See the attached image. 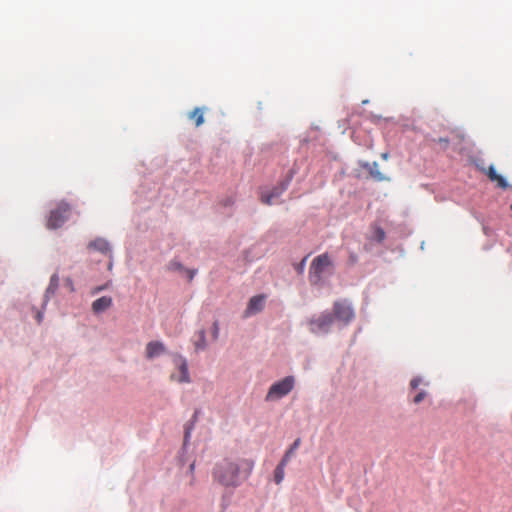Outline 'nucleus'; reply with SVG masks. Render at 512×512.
<instances>
[{"instance_id":"1","label":"nucleus","mask_w":512,"mask_h":512,"mask_svg":"<svg viewBox=\"0 0 512 512\" xmlns=\"http://www.w3.org/2000/svg\"><path fill=\"white\" fill-rule=\"evenodd\" d=\"M254 465L253 459L230 455L215 464L212 477L224 487L236 488L250 477Z\"/></svg>"},{"instance_id":"2","label":"nucleus","mask_w":512,"mask_h":512,"mask_svg":"<svg viewBox=\"0 0 512 512\" xmlns=\"http://www.w3.org/2000/svg\"><path fill=\"white\" fill-rule=\"evenodd\" d=\"M333 266V262L328 253L316 256L309 268V282L311 285H319L324 274Z\"/></svg>"},{"instance_id":"3","label":"nucleus","mask_w":512,"mask_h":512,"mask_svg":"<svg viewBox=\"0 0 512 512\" xmlns=\"http://www.w3.org/2000/svg\"><path fill=\"white\" fill-rule=\"evenodd\" d=\"M217 336L218 326L216 322H208V326L199 328L192 338L195 350H204L207 347L208 342L216 340Z\"/></svg>"},{"instance_id":"4","label":"nucleus","mask_w":512,"mask_h":512,"mask_svg":"<svg viewBox=\"0 0 512 512\" xmlns=\"http://www.w3.org/2000/svg\"><path fill=\"white\" fill-rule=\"evenodd\" d=\"M295 385V378L293 376H286L280 381L275 382L269 388L266 395V401L279 400L282 397L288 395Z\"/></svg>"},{"instance_id":"5","label":"nucleus","mask_w":512,"mask_h":512,"mask_svg":"<svg viewBox=\"0 0 512 512\" xmlns=\"http://www.w3.org/2000/svg\"><path fill=\"white\" fill-rule=\"evenodd\" d=\"M70 214L71 206L67 202L61 201L55 209L50 211L46 224L47 228L57 229L61 227L68 220Z\"/></svg>"},{"instance_id":"6","label":"nucleus","mask_w":512,"mask_h":512,"mask_svg":"<svg viewBox=\"0 0 512 512\" xmlns=\"http://www.w3.org/2000/svg\"><path fill=\"white\" fill-rule=\"evenodd\" d=\"M333 314L337 320H352L355 311L350 301L341 299L334 303Z\"/></svg>"},{"instance_id":"7","label":"nucleus","mask_w":512,"mask_h":512,"mask_svg":"<svg viewBox=\"0 0 512 512\" xmlns=\"http://www.w3.org/2000/svg\"><path fill=\"white\" fill-rule=\"evenodd\" d=\"M175 365L179 369V375L172 374L171 379L175 380L179 383H189L190 382V376L188 372V365L184 358L178 357L175 359Z\"/></svg>"},{"instance_id":"8","label":"nucleus","mask_w":512,"mask_h":512,"mask_svg":"<svg viewBox=\"0 0 512 512\" xmlns=\"http://www.w3.org/2000/svg\"><path fill=\"white\" fill-rule=\"evenodd\" d=\"M265 303V296L263 295H256L253 296L248 303L246 312L248 315L255 314L257 312H260L264 308Z\"/></svg>"},{"instance_id":"9","label":"nucleus","mask_w":512,"mask_h":512,"mask_svg":"<svg viewBox=\"0 0 512 512\" xmlns=\"http://www.w3.org/2000/svg\"><path fill=\"white\" fill-rule=\"evenodd\" d=\"M165 352V347L163 343L158 341L149 342L146 346V357L148 359H153L155 357L160 356Z\"/></svg>"},{"instance_id":"10","label":"nucleus","mask_w":512,"mask_h":512,"mask_svg":"<svg viewBox=\"0 0 512 512\" xmlns=\"http://www.w3.org/2000/svg\"><path fill=\"white\" fill-rule=\"evenodd\" d=\"M88 249L99 251L103 255H109L111 248L107 240L103 238H97L88 244Z\"/></svg>"},{"instance_id":"11","label":"nucleus","mask_w":512,"mask_h":512,"mask_svg":"<svg viewBox=\"0 0 512 512\" xmlns=\"http://www.w3.org/2000/svg\"><path fill=\"white\" fill-rule=\"evenodd\" d=\"M361 167L369 172V175L376 181H383L386 178L379 170V165L377 162L369 163L364 162L361 164Z\"/></svg>"},{"instance_id":"12","label":"nucleus","mask_w":512,"mask_h":512,"mask_svg":"<svg viewBox=\"0 0 512 512\" xmlns=\"http://www.w3.org/2000/svg\"><path fill=\"white\" fill-rule=\"evenodd\" d=\"M488 178L493 181V182H496L497 183V186L502 188V189H506L508 187V183L507 181L505 180V178L501 175H499L496 171V169L494 168V166H489L488 169H487V172H486Z\"/></svg>"},{"instance_id":"13","label":"nucleus","mask_w":512,"mask_h":512,"mask_svg":"<svg viewBox=\"0 0 512 512\" xmlns=\"http://www.w3.org/2000/svg\"><path fill=\"white\" fill-rule=\"evenodd\" d=\"M111 304H112V298L108 297V296H103V297L96 299L92 303V310L95 313H100V312L107 310L111 306Z\"/></svg>"},{"instance_id":"14","label":"nucleus","mask_w":512,"mask_h":512,"mask_svg":"<svg viewBox=\"0 0 512 512\" xmlns=\"http://www.w3.org/2000/svg\"><path fill=\"white\" fill-rule=\"evenodd\" d=\"M288 183H282L281 188L273 189L269 194H263L261 196V201L267 205H271L273 203V198L279 197L281 193L286 190Z\"/></svg>"},{"instance_id":"15","label":"nucleus","mask_w":512,"mask_h":512,"mask_svg":"<svg viewBox=\"0 0 512 512\" xmlns=\"http://www.w3.org/2000/svg\"><path fill=\"white\" fill-rule=\"evenodd\" d=\"M204 111L205 108L196 107L188 113V118L194 121L196 127L204 123Z\"/></svg>"},{"instance_id":"16","label":"nucleus","mask_w":512,"mask_h":512,"mask_svg":"<svg viewBox=\"0 0 512 512\" xmlns=\"http://www.w3.org/2000/svg\"><path fill=\"white\" fill-rule=\"evenodd\" d=\"M439 143L443 144V149H446L449 143H452L455 148L463 141V136L458 133H452L449 138H439Z\"/></svg>"},{"instance_id":"17","label":"nucleus","mask_w":512,"mask_h":512,"mask_svg":"<svg viewBox=\"0 0 512 512\" xmlns=\"http://www.w3.org/2000/svg\"><path fill=\"white\" fill-rule=\"evenodd\" d=\"M59 287V276L57 273H54L50 277L49 285L46 290V296L54 295Z\"/></svg>"},{"instance_id":"18","label":"nucleus","mask_w":512,"mask_h":512,"mask_svg":"<svg viewBox=\"0 0 512 512\" xmlns=\"http://www.w3.org/2000/svg\"><path fill=\"white\" fill-rule=\"evenodd\" d=\"M301 440L298 438L294 441L291 447L285 452L284 456L281 459V462L288 464L294 452L300 446Z\"/></svg>"},{"instance_id":"19","label":"nucleus","mask_w":512,"mask_h":512,"mask_svg":"<svg viewBox=\"0 0 512 512\" xmlns=\"http://www.w3.org/2000/svg\"><path fill=\"white\" fill-rule=\"evenodd\" d=\"M286 466H287V464L280 461L279 464L277 465V467L275 468L274 480H275L276 484H280L283 481L284 476H285V467Z\"/></svg>"},{"instance_id":"20","label":"nucleus","mask_w":512,"mask_h":512,"mask_svg":"<svg viewBox=\"0 0 512 512\" xmlns=\"http://www.w3.org/2000/svg\"><path fill=\"white\" fill-rule=\"evenodd\" d=\"M331 322H310V330L314 333L327 332Z\"/></svg>"},{"instance_id":"21","label":"nucleus","mask_w":512,"mask_h":512,"mask_svg":"<svg viewBox=\"0 0 512 512\" xmlns=\"http://www.w3.org/2000/svg\"><path fill=\"white\" fill-rule=\"evenodd\" d=\"M63 286L69 293L75 292L74 282L71 277H66L64 279Z\"/></svg>"},{"instance_id":"22","label":"nucleus","mask_w":512,"mask_h":512,"mask_svg":"<svg viewBox=\"0 0 512 512\" xmlns=\"http://www.w3.org/2000/svg\"><path fill=\"white\" fill-rule=\"evenodd\" d=\"M374 238L378 241V242H382L384 239H385V232L382 228L380 227H377L374 231Z\"/></svg>"},{"instance_id":"23","label":"nucleus","mask_w":512,"mask_h":512,"mask_svg":"<svg viewBox=\"0 0 512 512\" xmlns=\"http://www.w3.org/2000/svg\"><path fill=\"white\" fill-rule=\"evenodd\" d=\"M169 269L170 270H178V271L184 270L183 266L178 262H171L169 264Z\"/></svg>"},{"instance_id":"24","label":"nucleus","mask_w":512,"mask_h":512,"mask_svg":"<svg viewBox=\"0 0 512 512\" xmlns=\"http://www.w3.org/2000/svg\"><path fill=\"white\" fill-rule=\"evenodd\" d=\"M348 262L350 265L356 264L358 262V256L354 252H351L349 254Z\"/></svg>"},{"instance_id":"25","label":"nucleus","mask_w":512,"mask_h":512,"mask_svg":"<svg viewBox=\"0 0 512 512\" xmlns=\"http://www.w3.org/2000/svg\"><path fill=\"white\" fill-rule=\"evenodd\" d=\"M185 272L187 273L189 281H191L195 276V270L186 269Z\"/></svg>"},{"instance_id":"26","label":"nucleus","mask_w":512,"mask_h":512,"mask_svg":"<svg viewBox=\"0 0 512 512\" xmlns=\"http://www.w3.org/2000/svg\"><path fill=\"white\" fill-rule=\"evenodd\" d=\"M305 260H306V258H304V259L302 260V262H301V263L297 266V268H296V269H297V271H298L299 273H302V272H303V270H304Z\"/></svg>"},{"instance_id":"27","label":"nucleus","mask_w":512,"mask_h":512,"mask_svg":"<svg viewBox=\"0 0 512 512\" xmlns=\"http://www.w3.org/2000/svg\"><path fill=\"white\" fill-rule=\"evenodd\" d=\"M410 386H411L412 389L416 388V378L411 379Z\"/></svg>"},{"instance_id":"28","label":"nucleus","mask_w":512,"mask_h":512,"mask_svg":"<svg viewBox=\"0 0 512 512\" xmlns=\"http://www.w3.org/2000/svg\"><path fill=\"white\" fill-rule=\"evenodd\" d=\"M423 398H424V393L418 392V396H417L418 402H420Z\"/></svg>"},{"instance_id":"29","label":"nucleus","mask_w":512,"mask_h":512,"mask_svg":"<svg viewBox=\"0 0 512 512\" xmlns=\"http://www.w3.org/2000/svg\"><path fill=\"white\" fill-rule=\"evenodd\" d=\"M103 289V287H97L95 288V290L93 291V294L95 293H98L99 291H101Z\"/></svg>"},{"instance_id":"30","label":"nucleus","mask_w":512,"mask_h":512,"mask_svg":"<svg viewBox=\"0 0 512 512\" xmlns=\"http://www.w3.org/2000/svg\"><path fill=\"white\" fill-rule=\"evenodd\" d=\"M194 466H195V465H194V463L190 465V470H191V471H193Z\"/></svg>"},{"instance_id":"31","label":"nucleus","mask_w":512,"mask_h":512,"mask_svg":"<svg viewBox=\"0 0 512 512\" xmlns=\"http://www.w3.org/2000/svg\"><path fill=\"white\" fill-rule=\"evenodd\" d=\"M382 156L384 159H387V157H388L387 154H383Z\"/></svg>"}]
</instances>
